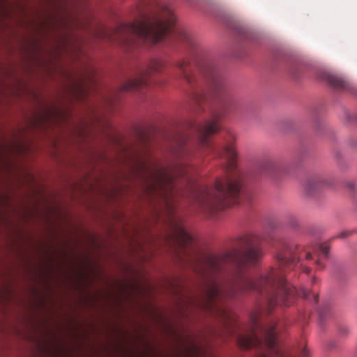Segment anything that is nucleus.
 Returning <instances> with one entry per match:
<instances>
[{
    "instance_id": "obj_17",
    "label": "nucleus",
    "mask_w": 357,
    "mask_h": 357,
    "mask_svg": "<svg viewBox=\"0 0 357 357\" xmlns=\"http://www.w3.org/2000/svg\"><path fill=\"white\" fill-rule=\"evenodd\" d=\"M61 21H64V20L61 19ZM61 22L63 24V26H68V25L66 24V23H67V22Z\"/></svg>"
},
{
    "instance_id": "obj_16",
    "label": "nucleus",
    "mask_w": 357,
    "mask_h": 357,
    "mask_svg": "<svg viewBox=\"0 0 357 357\" xmlns=\"http://www.w3.org/2000/svg\"><path fill=\"white\" fill-rule=\"evenodd\" d=\"M193 350H195V352H199V349L197 348L196 346H193Z\"/></svg>"
},
{
    "instance_id": "obj_2",
    "label": "nucleus",
    "mask_w": 357,
    "mask_h": 357,
    "mask_svg": "<svg viewBox=\"0 0 357 357\" xmlns=\"http://www.w3.org/2000/svg\"><path fill=\"white\" fill-rule=\"evenodd\" d=\"M174 66L178 68L180 77L191 87L192 100L199 107L206 100V93L220 101L219 108L211 112L210 119L203 123H190L199 144L224 160L225 175L217 178L213 187L204 186L193 193L192 202L196 210L206 215H213L217 211L238 202L243 185V174L236 165L234 135L227 133L220 146H213L208 140L211 135L219 132V121L231 112L234 102L229 98L224 80L213 63L202 62L198 67V73L192 71L185 61H179Z\"/></svg>"
},
{
    "instance_id": "obj_4",
    "label": "nucleus",
    "mask_w": 357,
    "mask_h": 357,
    "mask_svg": "<svg viewBox=\"0 0 357 357\" xmlns=\"http://www.w3.org/2000/svg\"><path fill=\"white\" fill-rule=\"evenodd\" d=\"M176 17L166 5L160 6L139 22L135 18V40L139 38L145 43L155 44L168 35H176L179 40L191 43V38L185 31L173 28Z\"/></svg>"
},
{
    "instance_id": "obj_7",
    "label": "nucleus",
    "mask_w": 357,
    "mask_h": 357,
    "mask_svg": "<svg viewBox=\"0 0 357 357\" xmlns=\"http://www.w3.org/2000/svg\"><path fill=\"white\" fill-rule=\"evenodd\" d=\"M326 181L320 176H315L307 179L305 183V191L309 196L312 195L320 187L323 186Z\"/></svg>"
},
{
    "instance_id": "obj_3",
    "label": "nucleus",
    "mask_w": 357,
    "mask_h": 357,
    "mask_svg": "<svg viewBox=\"0 0 357 357\" xmlns=\"http://www.w3.org/2000/svg\"><path fill=\"white\" fill-rule=\"evenodd\" d=\"M278 331L276 323L262 324L257 315H253L248 331L246 333L238 334L236 342L242 349H256V357H294L284 352L278 344Z\"/></svg>"
},
{
    "instance_id": "obj_6",
    "label": "nucleus",
    "mask_w": 357,
    "mask_h": 357,
    "mask_svg": "<svg viewBox=\"0 0 357 357\" xmlns=\"http://www.w3.org/2000/svg\"><path fill=\"white\" fill-rule=\"evenodd\" d=\"M137 227H135V236L137 235ZM138 246H139V243L135 238V264L137 263V252L138 249ZM138 271L135 267V314H137V296L141 293V286L137 277ZM137 341H138V334H137V324L135 320V357H138V349H137Z\"/></svg>"
},
{
    "instance_id": "obj_10",
    "label": "nucleus",
    "mask_w": 357,
    "mask_h": 357,
    "mask_svg": "<svg viewBox=\"0 0 357 357\" xmlns=\"http://www.w3.org/2000/svg\"><path fill=\"white\" fill-rule=\"evenodd\" d=\"M260 168L262 172L269 175H273L279 169L278 165L275 162L270 160L264 161Z\"/></svg>"
},
{
    "instance_id": "obj_8",
    "label": "nucleus",
    "mask_w": 357,
    "mask_h": 357,
    "mask_svg": "<svg viewBox=\"0 0 357 357\" xmlns=\"http://www.w3.org/2000/svg\"><path fill=\"white\" fill-rule=\"evenodd\" d=\"M326 80L328 84L335 89L345 91L350 89L349 82L342 77L333 75H328L326 76Z\"/></svg>"
},
{
    "instance_id": "obj_1",
    "label": "nucleus",
    "mask_w": 357,
    "mask_h": 357,
    "mask_svg": "<svg viewBox=\"0 0 357 357\" xmlns=\"http://www.w3.org/2000/svg\"><path fill=\"white\" fill-rule=\"evenodd\" d=\"M139 137L140 132L135 125V144ZM175 154L178 161L172 167H163L158 163L139 161L135 149V182L143 171L145 193L156 215H167L165 221L169 229L168 241L174 247L178 259L204 278L199 307L211 316L227 321L230 314L221 301L243 293L254 291L261 295L269 311L275 305H291L296 295L305 299L313 298L317 302L318 295L314 292L297 290L284 278L285 269L300 258V248L288 241H282L277 246L275 258L279 268H271L256 277L248 275L245 269L259 264L264 255L263 238L258 234L248 233L240 236L234 252L209 255L203 259L190 258L193 238L174 214V199L175 179L188 174L190 167L185 158L192 153L182 139Z\"/></svg>"
},
{
    "instance_id": "obj_13",
    "label": "nucleus",
    "mask_w": 357,
    "mask_h": 357,
    "mask_svg": "<svg viewBox=\"0 0 357 357\" xmlns=\"http://www.w3.org/2000/svg\"><path fill=\"white\" fill-rule=\"evenodd\" d=\"M305 257L307 259H312V254L310 252H307L305 254Z\"/></svg>"
},
{
    "instance_id": "obj_11",
    "label": "nucleus",
    "mask_w": 357,
    "mask_h": 357,
    "mask_svg": "<svg viewBox=\"0 0 357 357\" xmlns=\"http://www.w3.org/2000/svg\"><path fill=\"white\" fill-rule=\"evenodd\" d=\"M351 234V231H343L338 234L337 238H345Z\"/></svg>"
},
{
    "instance_id": "obj_9",
    "label": "nucleus",
    "mask_w": 357,
    "mask_h": 357,
    "mask_svg": "<svg viewBox=\"0 0 357 357\" xmlns=\"http://www.w3.org/2000/svg\"><path fill=\"white\" fill-rule=\"evenodd\" d=\"M314 252L317 255L316 263L320 268H323L321 260L327 259L329 256V247L326 244H321L314 249Z\"/></svg>"
},
{
    "instance_id": "obj_18",
    "label": "nucleus",
    "mask_w": 357,
    "mask_h": 357,
    "mask_svg": "<svg viewBox=\"0 0 357 357\" xmlns=\"http://www.w3.org/2000/svg\"><path fill=\"white\" fill-rule=\"evenodd\" d=\"M349 188H354V185L353 184H349Z\"/></svg>"
},
{
    "instance_id": "obj_5",
    "label": "nucleus",
    "mask_w": 357,
    "mask_h": 357,
    "mask_svg": "<svg viewBox=\"0 0 357 357\" xmlns=\"http://www.w3.org/2000/svg\"><path fill=\"white\" fill-rule=\"evenodd\" d=\"M164 68L163 61L154 58L150 61L148 68L139 75H135V93L139 89H147L155 82V75Z\"/></svg>"
},
{
    "instance_id": "obj_14",
    "label": "nucleus",
    "mask_w": 357,
    "mask_h": 357,
    "mask_svg": "<svg viewBox=\"0 0 357 357\" xmlns=\"http://www.w3.org/2000/svg\"><path fill=\"white\" fill-rule=\"evenodd\" d=\"M319 313L321 317H324L326 315V313L324 310H319Z\"/></svg>"
},
{
    "instance_id": "obj_15",
    "label": "nucleus",
    "mask_w": 357,
    "mask_h": 357,
    "mask_svg": "<svg viewBox=\"0 0 357 357\" xmlns=\"http://www.w3.org/2000/svg\"><path fill=\"white\" fill-rule=\"evenodd\" d=\"M310 270L311 269L310 268L305 267L304 268L303 271L305 272L306 273H309L310 272Z\"/></svg>"
},
{
    "instance_id": "obj_12",
    "label": "nucleus",
    "mask_w": 357,
    "mask_h": 357,
    "mask_svg": "<svg viewBox=\"0 0 357 357\" xmlns=\"http://www.w3.org/2000/svg\"><path fill=\"white\" fill-rule=\"evenodd\" d=\"M300 357H309L308 350L306 347H303L301 349L300 351Z\"/></svg>"
}]
</instances>
